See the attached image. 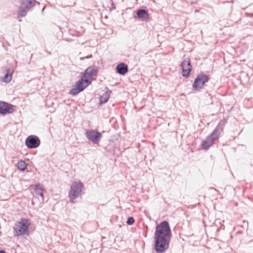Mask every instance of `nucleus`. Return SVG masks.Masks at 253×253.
<instances>
[{
  "mask_svg": "<svg viewBox=\"0 0 253 253\" xmlns=\"http://www.w3.org/2000/svg\"><path fill=\"white\" fill-rule=\"evenodd\" d=\"M171 237L169 223L163 221L156 226L154 233V249L157 253H163L169 248Z\"/></svg>",
  "mask_w": 253,
  "mask_h": 253,
  "instance_id": "obj_1",
  "label": "nucleus"
},
{
  "mask_svg": "<svg viewBox=\"0 0 253 253\" xmlns=\"http://www.w3.org/2000/svg\"><path fill=\"white\" fill-rule=\"evenodd\" d=\"M224 125L225 122L221 121L211 133L203 141L201 144V147L203 150H207L212 145L214 141L218 138L219 135L222 131V126Z\"/></svg>",
  "mask_w": 253,
  "mask_h": 253,
  "instance_id": "obj_2",
  "label": "nucleus"
},
{
  "mask_svg": "<svg viewBox=\"0 0 253 253\" xmlns=\"http://www.w3.org/2000/svg\"><path fill=\"white\" fill-rule=\"evenodd\" d=\"M31 225V221L26 218H21L17 222L13 227L15 236H22L29 235V227Z\"/></svg>",
  "mask_w": 253,
  "mask_h": 253,
  "instance_id": "obj_3",
  "label": "nucleus"
},
{
  "mask_svg": "<svg viewBox=\"0 0 253 253\" xmlns=\"http://www.w3.org/2000/svg\"><path fill=\"white\" fill-rule=\"evenodd\" d=\"M84 189V184L80 181H75L72 183L70 186V190L69 192V198L70 202L75 203V200L79 197H81L83 194Z\"/></svg>",
  "mask_w": 253,
  "mask_h": 253,
  "instance_id": "obj_4",
  "label": "nucleus"
},
{
  "mask_svg": "<svg viewBox=\"0 0 253 253\" xmlns=\"http://www.w3.org/2000/svg\"><path fill=\"white\" fill-rule=\"evenodd\" d=\"M36 0H21L20 6L18 11V18L25 17L28 11L36 5Z\"/></svg>",
  "mask_w": 253,
  "mask_h": 253,
  "instance_id": "obj_5",
  "label": "nucleus"
},
{
  "mask_svg": "<svg viewBox=\"0 0 253 253\" xmlns=\"http://www.w3.org/2000/svg\"><path fill=\"white\" fill-rule=\"evenodd\" d=\"M209 80V77L206 74L198 75L195 79L193 87L195 90H199L203 87L204 84Z\"/></svg>",
  "mask_w": 253,
  "mask_h": 253,
  "instance_id": "obj_6",
  "label": "nucleus"
},
{
  "mask_svg": "<svg viewBox=\"0 0 253 253\" xmlns=\"http://www.w3.org/2000/svg\"><path fill=\"white\" fill-rule=\"evenodd\" d=\"M85 135L87 138L94 144H98L102 138V134L94 130H86Z\"/></svg>",
  "mask_w": 253,
  "mask_h": 253,
  "instance_id": "obj_7",
  "label": "nucleus"
},
{
  "mask_svg": "<svg viewBox=\"0 0 253 253\" xmlns=\"http://www.w3.org/2000/svg\"><path fill=\"white\" fill-rule=\"evenodd\" d=\"M25 144L29 149L36 148L40 145V140L37 136L30 135L26 138Z\"/></svg>",
  "mask_w": 253,
  "mask_h": 253,
  "instance_id": "obj_8",
  "label": "nucleus"
},
{
  "mask_svg": "<svg viewBox=\"0 0 253 253\" xmlns=\"http://www.w3.org/2000/svg\"><path fill=\"white\" fill-rule=\"evenodd\" d=\"M86 87V85L84 84L83 79L81 78V79L76 83L74 87L70 90L69 94L72 95H76L80 92L83 91Z\"/></svg>",
  "mask_w": 253,
  "mask_h": 253,
  "instance_id": "obj_9",
  "label": "nucleus"
},
{
  "mask_svg": "<svg viewBox=\"0 0 253 253\" xmlns=\"http://www.w3.org/2000/svg\"><path fill=\"white\" fill-rule=\"evenodd\" d=\"M181 68L182 71V76L188 78L189 76L191 71V66L190 65V60L189 58H185L181 63Z\"/></svg>",
  "mask_w": 253,
  "mask_h": 253,
  "instance_id": "obj_10",
  "label": "nucleus"
},
{
  "mask_svg": "<svg viewBox=\"0 0 253 253\" xmlns=\"http://www.w3.org/2000/svg\"><path fill=\"white\" fill-rule=\"evenodd\" d=\"M13 112V105L8 103L0 101V114L5 115Z\"/></svg>",
  "mask_w": 253,
  "mask_h": 253,
  "instance_id": "obj_11",
  "label": "nucleus"
},
{
  "mask_svg": "<svg viewBox=\"0 0 253 253\" xmlns=\"http://www.w3.org/2000/svg\"><path fill=\"white\" fill-rule=\"evenodd\" d=\"M97 73V68L95 66H90L85 70L84 75L87 77H91L96 76Z\"/></svg>",
  "mask_w": 253,
  "mask_h": 253,
  "instance_id": "obj_12",
  "label": "nucleus"
},
{
  "mask_svg": "<svg viewBox=\"0 0 253 253\" xmlns=\"http://www.w3.org/2000/svg\"><path fill=\"white\" fill-rule=\"evenodd\" d=\"M34 186L36 195L40 196L42 198V201H43L44 200V192L45 191L43 187V185L40 184H35Z\"/></svg>",
  "mask_w": 253,
  "mask_h": 253,
  "instance_id": "obj_13",
  "label": "nucleus"
},
{
  "mask_svg": "<svg viewBox=\"0 0 253 253\" xmlns=\"http://www.w3.org/2000/svg\"><path fill=\"white\" fill-rule=\"evenodd\" d=\"M117 72L121 75H124L128 71L127 65L125 63H119L116 68Z\"/></svg>",
  "mask_w": 253,
  "mask_h": 253,
  "instance_id": "obj_14",
  "label": "nucleus"
},
{
  "mask_svg": "<svg viewBox=\"0 0 253 253\" xmlns=\"http://www.w3.org/2000/svg\"><path fill=\"white\" fill-rule=\"evenodd\" d=\"M137 17L142 20H147L149 18V14L147 11L144 9H139L136 11Z\"/></svg>",
  "mask_w": 253,
  "mask_h": 253,
  "instance_id": "obj_15",
  "label": "nucleus"
},
{
  "mask_svg": "<svg viewBox=\"0 0 253 253\" xmlns=\"http://www.w3.org/2000/svg\"><path fill=\"white\" fill-rule=\"evenodd\" d=\"M12 80V73L10 69L6 70V73L4 75L2 81L4 83H9Z\"/></svg>",
  "mask_w": 253,
  "mask_h": 253,
  "instance_id": "obj_16",
  "label": "nucleus"
},
{
  "mask_svg": "<svg viewBox=\"0 0 253 253\" xmlns=\"http://www.w3.org/2000/svg\"><path fill=\"white\" fill-rule=\"evenodd\" d=\"M110 97V94L107 92H105L100 97V104H104L106 103Z\"/></svg>",
  "mask_w": 253,
  "mask_h": 253,
  "instance_id": "obj_17",
  "label": "nucleus"
},
{
  "mask_svg": "<svg viewBox=\"0 0 253 253\" xmlns=\"http://www.w3.org/2000/svg\"><path fill=\"white\" fill-rule=\"evenodd\" d=\"M27 168L26 164L24 161L21 160L17 164V168L18 169L24 171Z\"/></svg>",
  "mask_w": 253,
  "mask_h": 253,
  "instance_id": "obj_18",
  "label": "nucleus"
},
{
  "mask_svg": "<svg viewBox=\"0 0 253 253\" xmlns=\"http://www.w3.org/2000/svg\"><path fill=\"white\" fill-rule=\"evenodd\" d=\"M87 77L86 76H85L84 75H83V76L82 77V78L83 79V80H84V84L85 85H86V87L89 84H91V81L89 79H87Z\"/></svg>",
  "mask_w": 253,
  "mask_h": 253,
  "instance_id": "obj_19",
  "label": "nucleus"
},
{
  "mask_svg": "<svg viewBox=\"0 0 253 253\" xmlns=\"http://www.w3.org/2000/svg\"><path fill=\"white\" fill-rule=\"evenodd\" d=\"M134 222V219L133 217H129L127 220L126 223L129 225H131L133 224Z\"/></svg>",
  "mask_w": 253,
  "mask_h": 253,
  "instance_id": "obj_20",
  "label": "nucleus"
},
{
  "mask_svg": "<svg viewBox=\"0 0 253 253\" xmlns=\"http://www.w3.org/2000/svg\"><path fill=\"white\" fill-rule=\"evenodd\" d=\"M92 57V55H90L89 56H87L85 57H83L82 58V59H88V58H91Z\"/></svg>",
  "mask_w": 253,
  "mask_h": 253,
  "instance_id": "obj_21",
  "label": "nucleus"
},
{
  "mask_svg": "<svg viewBox=\"0 0 253 253\" xmlns=\"http://www.w3.org/2000/svg\"><path fill=\"white\" fill-rule=\"evenodd\" d=\"M0 253H6V252L4 250H0Z\"/></svg>",
  "mask_w": 253,
  "mask_h": 253,
  "instance_id": "obj_22",
  "label": "nucleus"
},
{
  "mask_svg": "<svg viewBox=\"0 0 253 253\" xmlns=\"http://www.w3.org/2000/svg\"><path fill=\"white\" fill-rule=\"evenodd\" d=\"M44 7L42 8V11H43L44 10Z\"/></svg>",
  "mask_w": 253,
  "mask_h": 253,
  "instance_id": "obj_23",
  "label": "nucleus"
}]
</instances>
